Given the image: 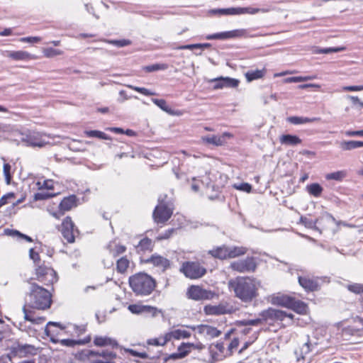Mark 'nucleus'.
I'll return each mask as SVG.
<instances>
[{
	"mask_svg": "<svg viewBox=\"0 0 363 363\" xmlns=\"http://www.w3.org/2000/svg\"><path fill=\"white\" fill-rule=\"evenodd\" d=\"M29 293L23 307L24 319L33 324H42L45 320L44 317L36 316L33 309L45 310L52 303L51 294L45 289L35 283H30Z\"/></svg>",
	"mask_w": 363,
	"mask_h": 363,
	"instance_id": "obj_1",
	"label": "nucleus"
},
{
	"mask_svg": "<svg viewBox=\"0 0 363 363\" xmlns=\"http://www.w3.org/2000/svg\"><path fill=\"white\" fill-rule=\"evenodd\" d=\"M228 289L235 297L242 303L250 304L259 296L261 283L250 277H238L228 283Z\"/></svg>",
	"mask_w": 363,
	"mask_h": 363,
	"instance_id": "obj_2",
	"label": "nucleus"
},
{
	"mask_svg": "<svg viewBox=\"0 0 363 363\" xmlns=\"http://www.w3.org/2000/svg\"><path fill=\"white\" fill-rule=\"evenodd\" d=\"M129 285L137 296H148L156 287L155 279L145 273H138L129 278Z\"/></svg>",
	"mask_w": 363,
	"mask_h": 363,
	"instance_id": "obj_3",
	"label": "nucleus"
},
{
	"mask_svg": "<svg viewBox=\"0 0 363 363\" xmlns=\"http://www.w3.org/2000/svg\"><path fill=\"white\" fill-rule=\"evenodd\" d=\"M45 138H50V135L35 130H28L20 133L21 142L32 147H45L48 143Z\"/></svg>",
	"mask_w": 363,
	"mask_h": 363,
	"instance_id": "obj_4",
	"label": "nucleus"
},
{
	"mask_svg": "<svg viewBox=\"0 0 363 363\" xmlns=\"http://www.w3.org/2000/svg\"><path fill=\"white\" fill-rule=\"evenodd\" d=\"M36 279L45 285H50L57 282L58 277L56 272L44 263L35 267Z\"/></svg>",
	"mask_w": 363,
	"mask_h": 363,
	"instance_id": "obj_5",
	"label": "nucleus"
},
{
	"mask_svg": "<svg viewBox=\"0 0 363 363\" xmlns=\"http://www.w3.org/2000/svg\"><path fill=\"white\" fill-rule=\"evenodd\" d=\"M259 316L262 317V320L264 323H269V324L279 321H284L286 318H289L291 320L294 318V315L292 313L273 308H269L262 311L259 314Z\"/></svg>",
	"mask_w": 363,
	"mask_h": 363,
	"instance_id": "obj_6",
	"label": "nucleus"
},
{
	"mask_svg": "<svg viewBox=\"0 0 363 363\" xmlns=\"http://www.w3.org/2000/svg\"><path fill=\"white\" fill-rule=\"evenodd\" d=\"M269 10L253 7H232L227 9H218L211 11L212 13L225 16H237L242 14H256L259 12L266 13Z\"/></svg>",
	"mask_w": 363,
	"mask_h": 363,
	"instance_id": "obj_7",
	"label": "nucleus"
},
{
	"mask_svg": "<svg viewBox=\"0 0 363 363\" xmlns=\"http://www.w3.org/2000/svg\"><path fill=\"white\" fill-rule=\"evenodd\" d=\"M173 213L172 205L169 203L161 201L159 199V203L153 211V219L157 223H164L172 216Z\"/></svg>",
	"mask_w": 363,
	"mask_h": 363,
	"instance_id": "obj_8",
	"label": "nucleus"
},
{
	"mask_svg": "<svg viewBox=\"0 0 363 363\" xmlns=\"http://www.w3.org/2000/svg\"><path fill=\"white\" fill-rule=\"evenodd\" d=\"M99 353L92 350L84 349L74 353L72 363H114L97 359Z\"/></svg>",
	"mask_w": 363,
	"mask_h": 363,
	"instance_id": "obj_9",
	"label": "nucleus"
},
{
	"mask_svg": "<svg viewBox=\"0 0 363 363\" xmlns=\"http://www.w3.org/2000/svg\"><path fill=\"white\" fill-rule=\"evenodd\" d=\"M181 272L191 279H196L202 277L206 273V269L199 262H185L182 264Z\"/></svg>",
	"mask_w": 363,
	"mask_h": 363,
	"instance_id": "obj_10",
	"label": "nucleus"
},
{
	"mask_svg": "<svg viewBox=\"0 0 363 363\" xmlns=\"http://www.w3.org/2000/svg\"><path fill=\"white\" fill-rule=\"evenodd\" d=\"M186 295L189 298L194 301H203L212 299L215 293L198 285H192L188 288Z\"/></svg>",
	"mask_w": 363,
	"mask_h": 363,
	"instance_id": "obj_11",
	"label": "nucleus"
},
{
	"mask_svg": "<svg viewBox=\"0 0 363 363\" xmlns=\"http://www.w3.org/2000/svg\"><path fill=\"white\" fill-rule=\"evenodd\" d=\"M256 267L257 264L253 257H247L244 259L235 261L230 265L231 269L240 273L254 272Z\"/></svg>",
	"mask_w": 363,
	"mask_h": 363,
	"instance_id": "obj_12",
	"label": "nucleus"
},
{
	"mask_svg": "<svg viewBox=\"0 0 363 363\" xmlns=\"http://www.w3.org/2000/svg\"><path fill=\"white\" fill-rule=\"evenodd\" d=\"M74 225L70 217H66L61 226V233L63 238L69 243L74 242V233L77 232V230H74Z\"/></svg>",
	"mask_w": 363,
	"mask_h": 363,
	"instance_id": "obj_13",
	"label": "nucleus"
},
{
	"mask_svg": "<svg viewBox=\"0 0 363 363\" xmlns=\"http://www.w3.org/2000/svg\"><path fill=\"white\" fill-rule=\"evenodd\" d=\"M210 82L214 83V89H220L223 88H236L240 84V81L238 79L228 77H220L212 79Z\"/></svg>",
	"mask_w": 363,
	"mask_h": 363,
	"instance_id": "obj_14",
	"label": "nucleus"
},
{
	"mask_svg": "<svg viewBox=\"0 0 363 363\" xmlns=\"http://www.w3.org/2000/svg\"><path fill=\"white\" fill-rule=\"evenodd\" d=\"M146 262L152 264L162 272L171 267V262L169 259L157 254L152 255L146 260Z\"/></svg>",
	"mask_w": 363,
	"mask_h": 363,
	"instance_id": "obj_15",
	"label": "nucleus"
},
{
	"mask_svg": "<svg viewBox=\"0 0 363 363\" xmlns=\"http://www.w3.org/2000/svg\"><path fill=\"white\" fill-rule=\"evenodd\" d=\"M232 137L229 133H223L221 135H208L201 138L203 143L213 145L214 146H221L226 143V138Z\"/></svg>",
	"mask_w": 363,
	"mask_h": 363,
	"instance_id": "obj_16",
	"label": "nucleus"
},
{
	"mask_svg": "<svg viewBox=\"0 0 363 363\" xmlns=\"http://www.w3.org/2000/svg\"><path fill=\"white\" fill-rule=\"evenodd\" d=\"M128 308L134 314H151L152 316L159 311L156 307L141 304H130Z\"/></svg>",
	"mask_w": 363,
	"mask_h": 363,
	"instance_id": "obj_17",
	"label": "nucleus"
},
{
	"mask_svg": "<svg viewBox=\"0 0 363 363\" xmlns=\"http://www.w3.org/2000/svg\"><path fill=\"white\" fill-rule=\"evenodd\" d=\"M191 328L196 330L198 333L211 338L217 337L221 334V332L216 328L208 325L192 326Z\"/></svg>",
	"mask_w": 363,
	"mask_h": 363,
	"instance_id": "obj_18",
	"label": "nucleus"
},
{
	"mask_svg": "<svg viewBox=\"0 0 363 363\" xmlns=\"http://www.w3.org/2000/svg\"><path fill=\"white\" fill-rule=\"evenodd\" d=\"M299 284L306 291H315L318 290L319 284L318 278H309L307 276H298Z\"/></svg>",
	"mask_w": 363,
	"mask_h": 363,
	"instance_id": "obj_19",
	"label": "nucleus"
},
{
	"mask_svg": "<svg viewBox=\"0 0 363 363\" xmlns=\"http://www.w3.org/2000/svg\"><path fill=\"white\" fill-rule=\"evenodd\" d=\"M204 312L206 315H223L230 313L231 310L228 306L224 304H218L216 306L207 305L204 307Z\"/></svg>",
	"mask_w": 363,
	"mask_h": 363,
	"instance_id": "obj_20",
	"label": "nucleus"
},
{
	"mask_svg": "<svg viewBox=\"0 0 363 363\" xmlns=\"http://www.w3.org/2000/svg\"><path fill=\"white\" fill-rule=\"evenodd\" d=\"M4 56L9 57L13 60H23L27 61L29 60H35L36 57L33 55L23 50L18 51H6Z\"/></svg>",
	"mask_w": 363,
	"mask_h": 363,
	"instance_id": "obj_21",
	"label": "nucleus"
},
{
	"mask_svg": "<svg viewBox=\"0 0 363 363\" xmlns=\"http://www.w3.org/2000/svg\"><path fill=\"white\" fill-rule=\"evenodd\" d=\"M191 348H201L199 346H195L193 343H182L178 348V352L174 353L171 355L172 359H178L184 357Z\"/></svg>",
	"mask_w": 363,
	"mask_h": 363,
	"instance_id": "obj_22",
	"label": "nucleus"
},
{
	"mask_svg": "<svg viewBox=\"0 0 363 363\" xmlns=\"http://www.w3.org/2000/svg\"><path fill=\"white\" fill-rule=\"evenodd\" d=\"M77 197L74 195L64 198L59 205L60 210L62 211V214L65 211H69L73 207H75L77 206Z\"/></svg>",
	"mask_w": 363,
	"mask_h": 363,
	"instance_id": "obj_23",
	"label": "nucleus"
},
{
	"mask_svg": "<svg viewBox=\"0 0 363 363\" xmlns=\"http://www.w3.org/2000/svg\"><path fill=\"white\" fill-rule=\"evenodd\" d=\"M94 343L98 347L111 346L112 347H118L117 342L108 337L96 336Z\"/></svg>",
	"mask_w": 363,
	"mask_h": 363,
	"instance_id": "obj_24",
	"label": "nucleus"
},
{
	"mask_svg": "<svg viewBox=\"0 0 363 363\" xmlns=\"http://www.w3.org/2000/svg\"><path fill=\"white\" fill-rule=\"evenodd\" d=\"M90 341H91V337L89 335V336H86V337H84V339H80V340H72V339H62V340H59V342L62 346L72 347L77 345H86V344L89 343Z\"/></svg>",
	"mask_w": 363,
	"mask_h": 363,
	"instance_id": "obj_25",
	"label": "nucleus"
},
{
	"mask_svg": "<svg viewBox=\"0 0 363 363\" xmlns=\"http://www.w3.org/2000/svg\"><path fill=\"white\" fill-rule=\"evenodd\" d=\"M212 257L220 259H229L228 257V247L225 246L218 247L208 251Z\"/></svg>",
	"mask_w": 363,
	"mask_h": 363,
	"instance_id": "obj_26",
	"label": "nucleus"
},
{
	"mask_svg": "<svg viewBox=\"0 0 363 363\" xmlns=\"http://www.w3.org/2000/svg\"><path fill=\"white\" fill-rule=\"evenodd\" d=\"M228 35V39L255 37V35L250 34L248 30L243 28L229 30Z\"/></svg>",
	"mask_w": 363,
	"mask_h": 363,
	"instance_id": "obj_27",
	"label": "nucleus"
},
{
	"mask_svg": "<svg viewBox=\"0 0 363 363\" xmlns=\"http://www.w3.org/2000/svg\"><path fill=\"white\" fill-rule=\"evenodd\" d=\"M287 121L294 125H300L308 123L319 121L320 118H308L303 116H290L287 118Z\"/></svg>",
	"mask_w": 363,
	"mask_h": 363,
	"instance_id": "obj_28",
	"label": "nucleus"
},
{
	"mask_svg": "<svg viewBox=\"0 0 363 363\" xmlns=\"http://www.w3.org/2000/svg\"><path fill=\"white\" fill-rule=\"evenodd\" d=\"M153 246L154 245L152 240L145 238L136 245V250L139 253L149 252L152 250Z\"/></svg>",
	"mask_w": 363,
	"mask_h": 363,
	"instance_id": "obj_29",
	"label": "nucleus"
},
{
	"mask_svg": "<svg viewBox=\"0 0 363 363\" xmlns=\"http://www.w3.org/2000/svg\"><path fill=\"white\" fill-rule=\"evenodd\" d=\"M266 74L264 68L262 69H251L245 72V76L248 82L262 78Z\"/></svg>",
	"mask_w": 363,
	"mask_h": 363,
	"instance_id": "obj_30",
	"label": "nucleus"
},
{
	"mask_svg": "<svg viewBox=\"0 0 363 363\" xmlns=\"http://www.w3.org/2000/svg\"><path fill=\"white\" fill-rule=\"evenodd\" d=\"M152 101L158 107H160L162 111L171 114V115H181L180 111H174L167 104L166 101L164 99H152Z\"/></svg>",
	"mask_w": 363,
	"mask_h": 363,
	"instance_id": "obj_31",
	"label": "nucleus"
},
{
	"mask_svg": "<svg viewBox=\"0 0 363 363\" xmlns=\"http://www.w3.org/2000/svg\"><path fill=\"white\" fill-rule=\"evenodd\" d=\"M280 143L287 145H296L301 143V140L296 135H283L280 137Z\"/></svg>",
	"mask_w": 363,
	"mask_h": 363,
	"instance_id": "obj_32",
	"label": "nucleus"
},
{
	"mask_svg": "<svg viewBox=\"0 0 363 363\" xmlns=\"http://www.w3.org/2000/svg\"><path fill=\"white\" fill-rule=\"evenodd\" d=\"M292 299L293 297L286 295L277 296L273 298V303L289 308L292 303Z\"/></svg>",
	"mask_w": 363,
	"mask_h": 363,
	"instance_id": "obj_33",
	"label": "nucleus"
},
{
	"mask_svg": "<svg viewBox=\"0 0 363 363\" xmlns=\"http://www.w3.org/2000/svg\"><path fill=\"white\" fill-rule=\"evenodd\" d=\"M110 253L113 255V256L116 257L122 253H123L126 247L124 245H119L116 243L115 241L111 242L107 247Z\"/></svg>",
	"mask_w": 363,
	"mask_h": 363,
	"instance_id": "obj_34",
	"label": "nucleus"
},
{
	"mask_svg": "<svg viewBox=\"0 0 363 363\" xmlns=\"http://www.w3.org/2000/svg\"><path fill=\"white\" fill-rule=\"evenodd\" d=\"M347 174L345 170H340L327 174L325 175V179L327 180H335L337 182H341L347 177Z\"/></svg>",
	"mask_w": 363,
	"mask_h": 363,
	"instance_id": "obj_35",
	"label": "nucleus"
},
{
	"mask_svg": "<svg viewBox=\"0 0 363 363\" xmlns=\"http://www.w3.org/2000/svg\"><path fill=\"white\" fill-rule=\"evenodd\" d=\"M228 247V257L235 258L236 257L243 255L247 252V249L244 247Z\"/></svg>",
	"mask_w": 363,
	"mask_h": 363,
	"instance_id": "obj_36",
	"label": "nucleus"
},
{
	"mask_svg": "<svg viewBox=\"0 0 363 363\" xmlns=\"http://www.w3.org/2000/svg\"><path fill=\"white\" fill-rule=\"evenodd\" d=\"M307 191L315 197H319L323 191V187L318 183H313L306 186Z\"/></svg>",
	"mask_w": 363,
	"mask_h": 363,
	"instance_id": "obj_37",
	"label": "nucleus"
},
{
	"mask_svg": "<svg viewBox=\"0 0 363 363\" xmlns=\"http://www.w3.org/2000/svg\"><path fill=\"white\" fill-rule=\"evenodd\" d=\"M130 265V261L126 257H122L117 260L116 269L119 273H124L127 271Z\"/></svg>",
	"mask_w": 363,
	"mask_h": 363,
	"instance_id": "obj_38",
	"label": "nucleus"
},
{
	"mask_svg": "<svg viewBox=\"0 0 363 363\" xmlns=\"http://www.w3.org/2000/svg\"><path fill=\"white\" fill-rule=\"evenodd\" d=\"M289 308L293 309L298 313H304L306 312L307 306L303 301H296L294 298H293L292 303Z\"/></svg>",
	"mask_w": 363,
	"mask_h": 363,
	"instance_id": "obj_39",
	"label": "nucleus"
},
{
	"mask_svg": "<svg viewBox=\"0 0 363 363\" xmlns=\"http://www.w3.org/2000/svg\"><path fill=\"white\" fill-rule=\"evenodd\" d=\"M168 335L169 336V339L174 338V339L179 340L181 338H188L190 337L191 334L187 330L177 329V330H174L172 331L170 333H169Z\"/></svg>",
	"mask_w": 363,
	"mask_h": 363,
	"instance_id": "obj_40",
	"label": "nucleus"
},
{
	"mask_svg": "<svg viewBox=\"0 0 363 363\" xmlns=\"http://www.w3.org/2000/svg\"><path fill=\"white\" fill-rule=\"evenodd\" d=\"M340 146L342 150L345 151L359 148V141L356 140L342 141L340 144Z\"/></svg>",
	"mask_w": 363,
	"mask_h": 363,
	"instance_id": "obj_41",
	"label": "nucleus"
},
{
	"mask_svg": "<svg viewBox=\"0 0 363 363\" xmlns=\"http://www.w3.org/2000/svg\"><path fill=\"white\" fill-rule=\"evenodd\" d=\"M85 134L89 138H97L103 140H109L110 137L100 130H87Z\"/></svg>",
	"mask_w": 363,
	"mask_h": 363,
	"instance_id": "obj_42",
	"label": "nucleus"
},
{
	"mask_svg": "<svg viewBox=\"0 0 363 363\" xmlns=\"http://www.w3.org/2000/svg\"><path fill=\"white\" fill-rule=\"evenodd\" d=\"M211 47L210 43H197L181 45L177 48L178 50H193L194 48L204 49Z\"/></svg>",
	"mask_w": 363,
	"mask_h": 363,
	"instance_id": "obj_43",
	"label": "nucleus"
},
{
	"mask_svg": "<svg viewBox=\"0 0 363 363\" xmlns=\"http://www.w3.org/2000/svg\"><path fill=\"white\" fill-rule=\"evenodd\" d=\"M43 53L45 57L50 58V57H55L57 55H61L63 54V52L58 49H55L52 48H44L43 50Z\"/></svg>",
	"mask_w": 363,
	"mask_h": 363,
	"instance_id": "obj_44",
	"label": "nucleus"
},
{
	"mask_svg": "<svg viewBox=\"0 0 363 363\" xmlns=\"http://www.w3.org/2000/svg\"><path fill=\"white\" fill-rule=\"evenodd\" d=\"M315 78V76H298V77H291L286 78L285 79V82L286 83H296L300 82H306L308 80H312Z\"/></svg>",
	"mask_w": 363,
	"mask_h": 363,
	"instance_id": "obj_45",
	"label": "nucleus"
},
{
	"mask_svg": "<svg viewBox=\"0 0 363 363\" xmlns=\"http://www.w3.org/2000/svg\"><path fill=\"white\" fill-rule=\"evenodd\" d=\"M38 189H53L54 182L52 180L47 179L43 182L38 181L36 182Z\"/></svg>",
	"mask_w": 363,
	"mask_h": 363,
	"instance_id": "obj_46",
	"label": "nucleus"
},
{
	"mask_svg": "<svg viewBox=\"0 0 363 363\" xmlns=\"http://www.w3.org/2000/svg\"><path fill=\"white\" fill-rule=\"evenodd\" d=\"M126 86L128 87L129 89L136 91L145 96H153L155 94L153 91H151L150 90H149L146 88H144V87L135 86H133L131 84H128V85H126Z\"/></svg>",
	"mask_w": 363,
	"mask_h": 363,
	"instance_id": "obj_47",
	"label": "nucleus"
},
{
	"mask_svg": "<svg viewBox=\"0 0 363 363\" xmlns=\"http://www.w3.org/2000/svg\"><path fill=\"white\" fill-rule=\"evenodd\" d=\"M169 338L167 337H162L159 338H153L150 339L147 341L148 345H155V346H163L164 345Z\"/></svg>",
	"mask_w": 363,
	"mask_h": 363,
	"instance_id": "obj_48",
	"label": "nucleus"
},
{
	"mask_svg": "<svg viewBox=\"0 0 363 363\" xmlns=\"http://www.w3.org/2000/svg\"><path fill=\"white\" fill-rule=\"evenodd\" d=\"M168 68L166 64H154L145 67V70L148 72H152L157 70H165Z\"/></svg>",
	"mask_w": 363,
	"mask_h": 363,
	"instance_id": "obj_49",
	"label": "nucleus"
},
{
	"mask_svg": "<svg viewBox=\"0 0 363 363\" xmlns=\"http://www.w3.org/2000/svg\"><path fill=\"white\" fill-rule=\"evenodd\" d=\"M214 175H211V174H208L206 177H203L201 180V183L205 185L207 188H212L214 189L215 185L213 184V178Z\"/></svg>",
	"mask_w": 363,
	"mask_h": 363,
	"instance_id": "obj_50",
	"label": "nucleus"
},
{
	"mask_svg": "<svg viewBox=\"0 0 363 363\" xmlns=\"http://www.w3.org/2000/svg\"><path fill=\"white\" fill-rule=\"evenodd\" d=\"M228 31L217 33L212 35H208L206 37L207 40H227L228 37Z\"/></svg>",
	"mask_w": 363,
	"mask_h": 363,
	"instance_id": "obj_51",
	"label": "nucleus"
},
{
	"mask_svg": "<svg viewBox=\"0 0 363 363\" xmlns=\"http://www.w3.org/2000/svg\"><path fill=\"white\" fill-rule=\"evenodd\" d=\"M345 50L343 47H337V48H321L316 51L317 53L319 54H329L332 52H338Z\"/></svg>",
	"mask_w": 363,
	"mask_h": 363,
	"instance_id": "obj_52",
	"label": "nucleus"
},
{
	"mask_svg": "<svg viewBox=\"0 0 363 363\" xmlns=\"http://www.w3.org/2000/svg\"><path fill=\"white\" fill-rule=\"evenodd\" d=\"M98 353H99V354L97 355V358L99 357H102L106 359V361H110V362H112L111 360L115 359L117 356L116 353L111 352V351H108V350H105V351H103L102 352H98Z\"/></svg>",
	"mask_w": 363,
	"mask_h": 363,
	"instance_id": "obj_53",
	"label": "nucleus"
},
{
	"mask_svg": "<svg viewBox=\"0 0 363 363\" xmlns=\"http://www.w3.org/2000/svg\"><path fill=\"white\" fill-rule=\"evenodd\" d=\"M347 288L349 291L357 294L363 293V285L360 284H349Z\"/></svg>",
	"mask_w": 363,
	"mask_h": 363,
	"instance_id": "obj_54",
	"label": "nucleus"
},
{
	"mask_svg": "<svg viewBox=\"0 0 363 363\" xmlns=\"http://www.w3.org/2000/svg\"><path fill=\"white\" fill-rule=\"evenodd\" d=\"M11 168V167L9 164L5 163L4 164V167H3L4 174L5 176L6 182L8 184H10L11 179V175L10 173Z\"/></svg>",
	"mask_w": 363,
	"mask_h": 363,
	"instance_id": "obj_55",
	"label": "nucleus"
},
{
	"mask_svg": "<svg viewBox=\"0 0 363 363\" xmlns=\"http://www.w3.org/2000/svg\"><path fill=\"white\" fill-rule=\"evenodd\" d=\"M29 257L31 259L33 260L35 264V267L38 266V265H40L41 264L40 263V256H39V254L38 252H35L33 250V248H31L29 250Z\"/></svg>",
	"mask_w": 363,
	"mask_h": 363,
	"instance_id": "obj_56",
	"label": "nucleus"
},
{
	"mask_svg": "<svg viewBox=\"0 0 363 363\" xmlns=\"http://www.w3.org/2000/svg\"><path fill=\"white\" fill-rule=\"evenodd\" d=\"M175 232L174 228H170L166 230L164 233H162L159 236L157 237V240H166L169 238L172 234Z\"/></svg>",
	"mask_w": 363,
	"mask_h": 363,
	"instance_id": "obj_57",
	"label": "nucleus"
},
{
	"mask_svg": "<svg viewBox=\"0 0 363 363\" xmlns=\"http://www.w3.org/2000/svg\"><path fill=\"white\" fill-rule=\"evenodd\" d=\"M359 329L355 326H348L343 328L342 333L346 335H354L359 332Z\"/></svg>",
	"mask_w": 363,
	"mask_h": 363,
	"instance_id": "obj_58",
	"label": "nucleus"
},
{
	"mask_svg": "<svg viewBox=\"0 0 363 363\" xmlns=\"http://www.w3.org/2000/svg\"><path fill=\"white\" fill-rule=\"evenodd\" d=\"M19 40L22 43H35L40 42L41 40V38H40V37H24V38H21Z\"/></svg>",
	"mask_w": 363,
	"mask_h": 363,
	"instance_id": "obj_59",
	"label": "nucleus"
},
{
	"mask_svg": "<svg viewBox=\"0 0 363 363\" xmlns=\"http://www.w3.org/2000/svg\"><path fill=\"white\" fill-rule=\"evenodd\" d=\"M346 136L348 137H363V130H347L345 133Z\"/></svg>",
	"mask_w": 363,
	"mask_h": 363,
	"instance_id": "obj_60",
	"label": "nucleus"
},
{
	"mask_svg": "<svg viewBox=\"0 0 363 363\" xmlns=\"http://www.w3.org/2000/svg\"><path fill=\"white\" fill-rule=\"evenodd\" d=\"M237 189L245 191V192H250L252 190V186L248 183H242L239 186H235Z\"/></svg>",
	"mask_w": 363,
	"mask_h": 363,
	"instance_id": "obj_61",
	"label": "nucleus"
},
{
	"mask_svg": "<svg viewBox=\"0 0 363 363\" xmlns=\"http://www.w3.org/2000/svg\"><path fill=\"white\" fill-rule=\"evenodd\" d=\"M342 90L348 91H359L363 90V85L343 86Z\"/></svg>",
	"mask_w": 363,
	"mask_h": 363,
	"instance_id": "obj_62",
	"label": "nucleus"
},
{
	"mask_svg": "<svg viewBox=\"0 0 363 363\" xmlns=\"http://www.w3.org/2000/svg\"><path fill=\"white\" fill-rule=\"evenodd\" d=\"M13 197H14V194H13V193H9L6 195H4L0 199V208L2 207L3 206L6 205L8 203L7 200L9 199L13 198Z\"/></svg>",
	"mask_w": 363,
	"mask_h": 363,
	"instance_id": "obj_63",
	"label": "nucleus"
},
{
	"mask_svg": "<svg viewBox=\"0 0 363 363\" xmlns=\"http://www.w3.org/2000/svg\"><path fill=\"white\" fill-rule=\"evenodd\" d=\"M354 323L357 324V325H355V327H357V328H358L359 331L363 330V318H362L357 316L354 319Z\"/></svg>",
	"mask_w": 363,
	"mask_h": 363,
	"instance_id": "obj_64",
	"label": "nucleus"
}]
</instances>
